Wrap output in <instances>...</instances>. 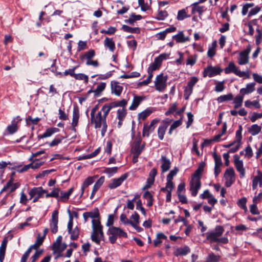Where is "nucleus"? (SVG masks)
<instances>
[{"instance_id":"nucleus-1","label":"nucleus","mask_w":262,"mask_h":262,"mask_svg":"<svg viewBox=\"0 0 262 262\" xmlns=\"http://www.w3.org/2000/svg\"><path fill=\"white\" fill-rule=\"evenodd\" d=\"M109 112L110 111L104 105L96 115L91 117V123L94 124L95 128L102 127V136H104L107 130L106 117Z\"/></svg>"},{"instance_id":"nucleus-2","label":"nucleus","mask_w":262,"mask_h":262,"mask_svg":"<svg viewBox=\"0 0 262 262\" xmlns=\"http://www.w3.org/2000/svg\"><path fill=\"white\" fill-rule=\"evenodd\" d=\"M95 56V51L91 49L80 56V59L82 61H85V64L88 66H92L94 68H97L100 66V63L97 60L93 58Z\"/></svg>"},{"instance_id":"nucleus-3","label":"nucleus","mask_w":262,"mask_h":262,"mask_svg":"<svg viewBox=\"0 0 262 262\" xmlns=\"http://www.w3.org/2000/svg\"><path fill=\"white\" fill-rule=\"evenodd\" d=\"M108 234L111 235L109 237V241L112 244H114L118 237H127V234L121 228L112 226L110 227L108 230Z\"/></svg>"},{"instance_id":"nucleus-4","label":"nucleus","mask_w":262,"mask_h":262,"mask_svg":"<svg viewBox=\"0 0 262 262\" xmlns=\"http://www.w3.org/2000/svg\"><path fill=\"white\" fill-rule=\"evenodd\" d=\"M167 76H164L163 73L158 75L154 82L156 90L159 92H163L167 86Z\"/></svg>"},{"instance_id":"nucleus-5","label":"nucleus","mask_w":262,"mask_h":262,"mask_svg":"<svg viewBox=\"0 0 262 262\" xmlns=\"http://www.w3.org/2000/svg\"><path fill=\"white\" fill-rule=\"evenodd\" d=\"M47 192V190L43 189L42 187H34L29 192V195L30 196L29 200H31L33 198V202L35 203L42 196L44 193H46Z\"/></svg>"},{"instance_id":"nucleus-6","label":"nucleus","mask_w":262,"mask_h":262,"mask_svg":"<svg viewBox=\"0 0 262 262\" xmlns=\"http://www.w3.org/2000/svg\"><path fill=\"white\" fill-rule=\"evenodd\" d=\"M251 51V47L249 45L247 48L239 53V57L237 59V63L239 65H244L249 62V54Z\"/></svg>"},{"instance_id":"nucleus-7","label":"nucleus","mask_w":262,"mask_h":262,"mask_svg":"<svg viewBox=\"0 0 262 262\" xmlns=\"http://www.w3.org/2000/svg\"><path fill=\"white\" fill-rule=\"evenodd\" d=\"M198 81V78L196 77H192L188 81L187 86L185 87L184 91V97L185 100H188L189 96L192 93L193 88L194 85Z\"/></svg>"},{"instance_id":"nucleus-8","label":"nucleus","mask_w":262,"mask_h":262,"mask_svg":"<svg viewBox=\"0 0 262 262\" xmlns=\"http://www.w3.org/2000/svg\"><path fill=\"white\" fill-rule=\"evenodd\" d=\"M235 172L233 168L227 169L225 172L224 177L226 180L225 185L227 187H230L235 182Z\"/></svg>"},{"instance_id":"nucleus-9","label":"nucleus","mask_w":262,"mask_h":262,"mask_svg":"<svg viewBox=\"0 0 262 262\" xmlns=\"http://www.w3.org/2000/svg\"><path fill=\"white\" fill-rule=\"evenodd\" d=\"M242 126L239 125L238 126V129L236 130L235 133V139L234 140V144H236V145L235 147H232L229 150L228 154L234 153L239 149L241 144V140L242 139Z\"/></svg>"},{"instance_id":"nucleus-10","label":"nucleus","mask_w":262,"mask_h":262,"mask_svg":"<svg viewBox=\"0 0 262 262\" xmlns=\"http://www.w3.org/2000/svg\"><path fill=\"white\" fill-rule=\"evenodd\" d=\"M141 138L140 137L137 138L134 142L131 152L133 154L140 155L145 148V143H144L141 145Z\"/></svg>"},{"instance_id":"nucleus-11","label":"nucleus","mask_w":262,"mask_h":262,"mask_svg":"<svg viewBox=\"0 0 262 262\" xmlns=\"http://www.w3.org/2000/svg\"><path fill=\"white\" fill-rule=\"evenodd\" d=\"M223 70L220 68L216 67L208 66L205 68L203 72V76L206 77L208 76L212 77L214 76L220 74Z\"/></svg>"},{"instance_id":"nucleus-12","label":"nucleus","mask_w":262,"mask_h":262,"mask_svg":"<svg viewBox=\"0 0 262 262\" xmlns=\"http://www.w3.org/2000/svg\"><path fill=\"white\" fill-rule=\"evenodd\" d=\"M201 180L195 178H192L190 182V191L193 196H195L198 192L199 190L201 188Z\"/></svg>"},{"instance_id":"nucleus-13","label":"nucleus","mask_w":262,"mask_h":262,"mask_svg":"<svg viewBox=\"0 0 262 262\" xmlns=\"http://www.w3.org/2000/svg\"><path fill=\"white\" fill-rule=\"evenodd\" d=\"M159 121L158 119H155L151 121L149 125H148L147 123L144 124L142 132L143 136L149 137V134L155 130V125Z\"/></svg>"},{"instance_id":"nucleus-14","label":"nucleus","mask_w":262,"mask_h":262,"mask_svg":"<svg viewBox=\"0 0 262 262\" xmlns=\"http://www.w3.org/2000/svg\"><path fill=\"white\" fill-rule=\"evenodd\" d=\"M234 163L237 171L240 174L241 178H244L245 176V169L244 168L243 161L240 160L239 156L237 155L234 156Z\"/></svg>"},{"instance_id":"nucleus-15","label":"nucleus","mask_w":262,"mask_h":262,"mask_svg":"<svg viewBox=\"0 0 262 262\" xmlns=\"http://www.w3.org/2000/svg\"><path fill=\"white\" fill-rule=\"evenodd\" d=\"M58 212L57 210H54L52 213L50 223L51 232L54 234L56 233L58 231Z\"/></svg>"},{"instance_id":"nucleus-16","label":"nucleus","mask_w":262,"mask_h":262,"mask_svg":"<svg viewBox=\"0 0 262 262\" xmlns=\"http://www.w3.org/2000/svg\"><path fill=\"white\" fill-rule=\"evenodd\" d=\"M128 176V174L125 173L118 178L113 179L112 182L108 185V188L111 189H113L120 186L127 178Z\"/></svg>"},{"instance_id":"nucleus-17","label":"nucleus","mask_w":262,"mask_h":262,"mask_svg":"<svg viewBox=\"0 0 262 262\" xmlns=\"http://www.w3.org/2000/svg\"><path fill=\"white\" fill-rule=\"evenodd\" d=\"M170 121L171 120H169L168 119H165L162 121V124L159 126L158 129V136L160 140H163L164 135Z\"/></svg>"},{"instance_id":"nucleus-18","label":"nucleus","mask_w":262,"mask_h":262,"mask_svg":"<svg viewBox=\"0 0 262 262\" xmlns=\"http://www.w3.org/2000/svg\"><path fill=\"white\" fill-rule=\"evenodd\" d=\"M224 71L226 74L233 73L236 76H240L242 74L241 70H239L238 68L237 67L232 61L229 63L228 66L224 69Z\"/></svg>"},{"instance_id":"nucleus-19","label":"nucleus","mask_w":262,"mask_h":262,"mask_svg":"<svg viewBox=\"0 0 262 262\" xmlns=\"http://www.w3.org/2000/svg\"><path fill=\"white\" fill-rule=\"evenodd\" d=\"M111 92L117 96H120L123 91L122 86L118 82L113 81L111 83Z\"/></svg>"},{"instance_id":"nucleus-20","label":"nucleus","mask_w":262,"mask_h":262,"mask_svg":"<svg viewBox=\"0 0 262 262\" xmlns=\"http://www.w3.org/2000/svg\"><path fill=\"white\" fill-rule=\"evenodd\" d=\"M127 103V101L125 99H122L120 101H117L112 102L110 103L105 104L104 106L110 112L112 108L118 106H120L122 107V108H125V106L126 105Z\"/></svg>"},{"instance_id":"nucleus-21","label":"nucleus","mask_w":262,"mask_h":262,"mask_svg":"<svg viewBox=\"0 0 262 262\" xmlns=\"http://www.w3.org/2000/svg\"><path fill=\"white\" fill-rule=\"evenodd\" d=\"M161 163V168L162 172L167 171L170 168L171 162L165 156H162L160 160Z\"/></svg>"},{"instance_id":"nucleus-22","label":"nucleus","mask_w":262,"mask_h":262,"mask_svg":"<svg viewBox=\"0 0 262 262\" xmlns=\"http://www.w3.org/2000/svg\"><path fill=\"white\" fill-rule=\"evenodd\" d=\"M20 186V184L18 183H12L11 180H9L6 185L4 186L3 188L2 189L1 193H2L4 191H6L8 190L9 191V193L12 192L14 191L17 188H18Z\"/></svg>"},{"instance_id":"nucleus-23","label":"nucleus","mask_w":262,"mask_h":262,"mask_svg":"<svg viewBox=\"0 0 262 262\" xmlns=\"http://www.w3.org/2000/svg\"><path fill=\"white\" fill-rule=\"evenodd\" d=\"M73 187L71 188L67 192H64L60 189L57 201L59 202H66L69 200L70 195L73 193Z\"/></svg>"},{"instance_id":"nucleus-24","label":"nucleus","mask_w":262,"mask_h":262,"mask_svg":"<svg viewBox=\"0 0 262 262\" xmlns=\"http://www.w3.org/2000/svg\"><path fill=\"white\" fill-rule=\"evenodd\" d=\"M83 217L84 222H86L89 218L95 219L99 217V210L97 208H95L93 211L90 212H86L83 213Z\"/></svg>"},{"instance_id":"nucleus-25","label":"nucleus","mask_w":262,"mask_h":262,"mask_svg":"<svg viewBox=\"0 0 262 262\" xmlns=\"http://www.w3.org/2000/svg\"><path fill=\"white\" fill-rule=\"evenodd\" d=\"M257 176H255L252 180V189H256L259 184V187H262V172L260 170L257 171Z\"/></svg>"},{"instance_id":"nucleus-26","label":"nucleus","mask_w":262,"mask_h":262,"mask_svg":"<svg viewBox=\"0 0 262 262\" xmlns=\"http://www.w3.org/2000/svg\"><path fill=\"white\" fill-rule=\"evenodd\" d=\"M66 247L67 245L65 244H53L52 249L53 251V253L54 254H58V256L56 258H57L61 256V253L66 249Z\"/></svg>"},{"instance_id":"nucleus-27","label":"nucleus","mask_w":262,"mask_h":262,"mask_svg":"<svg viewBox=\"0 0 262 262\" xmlns=\"http://www.w3.org/2000/svg\"><path fill=\"white\" fill-rule=\"evenodd\" d=\"M104 182V177H101L95 183L94 185L93 186V190L91 193V194L90 195V199H93L94 197V195L96 192L98 191V190L100 188V187L102 186L103 183Z\"/></svg>"},{"instance_id":"nucleus-28","label":"nucleus","mask_w":262,"mask_h":262,"mask_svg":"<svg viewBox=\"0 0 262 262\" xmlns=\"http://www.w3.org/2000/svg\"><path fill=\"white\" fill-rule=\"evenodd\" d=\"M255 83L254 82L249 83L246 84V88L240 90V93L244 96L250 94L255 91Z\"/></svg>"},{"instance_id":"nucleus-29","label":"nucleus","mask_w":262,"mask_h":262,"mask_svg":"<svg viewBox=\"0 0 262 262\" xmlns=\"http://www.w3.org/2000/svg\"><path fill=\"white\" fill-rule=\"evenodd\" d=\"M144 99L143 97L135 95L134 97L132 105L129 106V110L131 111L136 110Z\"/></svg>"},{"instance_id":"nucleus-30","label":"nucleus","mask_w":262,"mask_h":262,"mask_svg":"<svg viewBox=\"0 0 262 262\" xmlns=\"http://www.w3.org/2000/svg\"><path fill=\"white\" fill-rule=\"evenodd\" d=\"M79 119V108L76 106L74 107L73 111V118L72 122V126L75 128L77 126Z\"/></svg>"},{"instance_id":"nucleus-31","label":"nucleus","mask_w":262,"mask_h":262,"mask_svg":"<svg viewBox=\"0 0 262 262\" xmlns=\"http://www.w3.org/2000/svg\"><path fill=\"white\" fill-rule=\"evenodd\" d=\"M93 232H99L101 237L104 236L102 231V226L100 224V222L98 220H93Z\"/></svg>"},{"instance_id":"nucleus-32","label":"nucleus","mask_w":262,"mask_h":262,"mask_svg":"<svg viewBox=\"0 0 262 262\" xmlns=\"http://www.w3.org/2000/svg\"><path fill=\"white\" fill-rule=\"evenodd\" d=\"M205 166V163L204 162H200L197 169L192 175V178H195L196 179L200 180Z\"/></svg>"},{"instance_id":"nucleus-33","label":"nucleus","mask_w":262,"mask_h":262,"mask_svg":"<svg viewBox=\"0 0 262 262\" xmlns=\"http://www.w3.org/2000/svg\"><path fill=\"white\" fill-rule=\"evenodd\" d=\"M261 130V127L257 124H254L248 128V132L252 136H256L258 135Z\"/></svg>"},{"instance_id":"nucleus-34","label":"nucleus","mask_w":262,"mask_h":262,"mask_svg":"<svg viewBox=\"0 0 262 262\" xmlns=\"http://www.w3.org/2000/svg\"><path fill=\"white\" fill-rule=\"evenodd\" d=\"M78 68V66L74 67L73 68L71 69H69L68 70H66L64 73L62 74L61 72H57L56 70L54 71L53 70V71L56 73L57 75H59L60 77H62L63 76H67L70 75V76L74 77L75 75V70Z\"/></svg>"},{"instance_id":"nucleus-35","label":"nucleus","mask_w":262,"mask_h":262,"mask_svg":"<svg viewBox=\"0 0 262 262\" xmlns=\"http://www.w3.org/2000/svg\"><path fill=\"white\" fill-rule=\"evenodd\" d=\"M104 45L105 47L107 48L111 52H114L116 48L115 43L112 38L106 37L104 40Z\"/></svg>"},{"instance_id":"nucleus-36","label":"nucleus","mask_w":262,"mask_h":262,"mask_svg":"<svg viewBox=\"0 0 262 262\" xmlns=\"http://www.w3.org/2000/svg\"><path fill=\"white\" fill-rule=\"evenodd\" d=\"M191 7H192V14H195L196 12H198L200 15H201L205 11L204 6H199V4L196 3L191 4Z\"/></svg>"},{"instance_id":"nucleus-37","label":"nucleus","mask_w":262,"mask_h":262,"mask_svg":"<svg viewBox=\"0 0 262 262\" xmlns=\"http://www.w3.org/2000/svg\"><path fill=\"white\" fill-rule=\"evenodd\" d=\"M59 131V128L56 127L49 128L45 132L40 136V138H44L51 136L53 134L58 133Z\"/></svg>"},{"instance_id":"nucleus-38","label":"nucleus","mask_w":262,"mask_h":262,"mask_svg":"<svg viewBox=\"0 0 262 262\" xmlns=\"http://www.w3.org/2000/svg\"><path fill=\"white\" fill-rule=\"evenodd\" d=\"M169 54L167 53H163L160 54L159 56L155 58L154 62L155 64L158 65L159 67H161L163 60L167 59Z\"/></svg>"},{"instance_id":"nucleus-39","label":"nucleus","mask_w":262,"mask_h":262,"mask_svg":"<svg viewBox=\"0 0 262 262\" xmlns=\"http://www.w3.org/2000/svg\"><path fill=\"white\" fill-rule=\"evenodd\" d=\"M169 54L167 53H163L160 54L159 56L155 58L154 62L155 64L158 65L159 67H161L163 60L167 59Z\"/></svg>"},{"instance_id":"nucleus-40","label":"nucleus","mask_w":262,"mask_h":262,"mask_svg":"<svg viewBox=\"0 0 262 262\" xmlns=\"http://www.w3.org/2000/svg\"><path fill=\"white\" fill-rule=\"evenodd\" d=\"M167 239V236L162 232L158 233L156 235V238L154 240V245L155 247H158L162 243V239Z\"/></svg>"},{"instance_id":"nucleus-41","label":"nucleus","mask_w":262,"mask_h":262,"mask_svg":"<svg viewBox=\"0 0 262 262\" xmlns=\"http://www.w3.org/2000/svg\"><path fill=\"white\" fill-rule=\"evenodd\" d=\"M172 37L177 42H185L189 40L188 37H185L183 31H180L177 34L173 36Z\"/></svg>"},{"instance_id":"nucleus-42","label":"nucleus","mask_w":262,"mask_h":262,"mask_svg":"<svg viewBox=\"0 0 262 262\" xmlns=\"http://www.w3.org/2000/svg\"><path fill=\"white\" fill-rule=\"evenodd\" d=\"M190 251V248L188 246H185L183 247L178 248L174 253V255L176 256L185 255L189 253Z\"/></svg>"},{"instance_id":"nucleus-43","label":"nucleus","mask_w":262,"mask_h":262,"mask_svg":"<svg viewBox=\"0 0 262 262\" xmlns=\"http://www.w3.org/2000/svg\"><path fill=\"white\" fill-rule=\"evenodd\" d=\"M153 112L152 109L147 108L138 114V120H144Z\"/></svg>"},{"instance_id":"nucleus-44","label":"nucleus","mask_w":262,"mask_h":262,"mask_svg":"<svg viewBox=\"0 0 262 262\" xmlns=\"http://www.w3.org/2000/svg\"><path fill=\"white\" fill-rule=\"evenodd\" d=\"M220 236H221L218 235V234L216 233L215 232L212 231L207 233L206 239L207 240H209L210 242V243L216 242L217 241L219 240V238H220Z\"/></svg>"},{"instance_id":"nucleus-45","label":"nucleus","mask_w":262,"mask_h":262,"mask_svg":"<svg viewBox=\"0 0 262 262\" xmlns=\"http://www.w3.org/2000/svg\"><path fill=\"white\" fill-rule=\"evenodd\" d=\"M8 242L7 237H5L3 240L1 245L0 246V258H3L4 255H5L7 245Z\"/></svg>"},{"instance_id":"nucleus-46","label":"nucleus","mask_w":262,"mask_h":262,"mask_svg":"<svg viewBox=\"0 0 262 262\" xmlns=\"http://www.w3.org/2000/svg\"><path fill=\"white\" fill-rule=\"evenodd\" d=\"M44 241L43 237H41L40 234H38L35 243L31 245L29 248L31 250L37 249L40 245L42 244Z\"/></svg>"},{"instance_id":"nucleus-47","label":"nucleus","mask_w":262,"mask_h":262,"mask_svg":"<svg viewBox=\"0 0 262 262\" xmlns=\"http://www.w3.org/2000/svg\"><path fill=\"white\" fill-rule=\"evenodd\" d=\"M106 83L105 82H101L98 85L97 88L94 90V94L95 97L99 96L102 92L106 88Z\"/></svg>"},{"instance_id":"nucleus-48","label":"nucleus","mask_w":262,"mask_h":262,"mask_svg":"<svg viewBox=\"0 0 262 262\" xmlns=\"http://www.w3.org/2000/svg\"><path fill=\"white\" fill-rule=\"evenodd\" d=\"M93 182L94 178L92 177H89L85 180L81 187V193L80 196L83 194L85 188L93 184Z\"/></svg>"},{"instance_id":"nucleus-49","label":"nucleus","mask_w":262,"mask_h":262,"mask_svg":"<svg viewBox=\"0 0 262 262\" xmlns=\"http://www.w3.org/2000/svg\"><path fill=\"white\" fill-rule=\"evenodd\" d=\"M244 96L243 95H237L233 100V103L234 104V107L236 108H238L240 106H242V103L243 101Z\"/></svg>"},{"instance_id":"nucleus-50","label":"nucleus","mask_w":262,"mask_h":262,"mask_svg":"<svg viewBox=\"0 0 262 262\" xmlns=\"http://www.w3.org/2000/svg\"><path fill=\"white\" fill-rule=\"evenodd\" d=\"M182 123V117H181V118L178 120L174 121L173 123L170 125V127L168 130V134L169 135H171L172 133V131L180 126Z\"/></svg>"},{"instance_id":"nucleus-51","label":"nucleus","mask_w":262,"mask_h":262,"mask_svg":"<svg viewBox=\"0 0 262 262\" xmlns=\"http://www.w3.org/2000/svg\"><path fill=\"white\" fill-rule=\"evenodd\" d=\"M233 95L231 93H229L227 95L220 96L217 98V101L218 103H220L224 101L231 100L233 99Z\"/></svg>"},{"instance_id":"nucleus-52","label":"nucleus","mask_w":262,"mask_h":262,"mask_svg":"<svg viewBox=\"0 0 262 262\" xmlns=\"http://www.w3.org/2000/svg\"><path fill=\"white\" fill-rule=\"evenodd\" d=\"M245 105L247 107L250 108L252 106H254L256 108H259L261 107V105L258 100H254L253 101H251L250 100H246L245 102Z\"/></svg>"},{"instance_id":"nucleus-53","label":"nucleus","mask_w":262,"mask_h":262,"mask_svg":"<svg viewBox=\"0 0 262 262\" xmlns=\"http://www.w3.org/2000/svg\"><path fill=\"white\" fill-rule=\"evenodd\" d=\"M220 256L216 255L213 253H209L206 257V262H219L220 260Z\"/></svg>"},{"instance_id":"nucleus-54","label":"nucleus","mask_w":262,"mask_h":262,"mask_svg":"<svg viewBox=\"0 0 262 262\" xmlns=\"http://www.w3.org/2000/svg\"><path fill=\"white\" fill-rule=\"evenodd\" d=\"M122 29L124 31L126 32L132 33H140V29L138 27L132 28L129 26L124 25L122 26Z\"/></svg>"},{"instance_id":"nucleus-55","label":"nucleus","mask_w":262,"mask_h":262,"mask_svg":"<svg viewBox=\"0 0 262 262\" xmlns=\"http://www.w3.org/2000/svg\"><path fill=\"white\" fill-rule=\"evenodd\" d=\"M168 15V14L166 11L159 9L156 19L159 20H163Z\"/></svg>"},{"instance_id":"nucleus-56","label":"nucleus","mask_w":262,"mask_h":262,"mask_svg":"<svg viewBox=\"0 0 262 262\" xmlns=\"http://www.w3.org/2000/svg\"><path fill=\"white\" fill-rule=\"evenodd\" d=\"M127 114V111L125 108L118 110L117 112V118L119 120H124Z\"/></svg>"},{"instance_id":"nucleus-57","label":"nucleus","mask_w":262,"mask_h":262,"mask_svg":"<svg viewBox=\"0 0 262 262\" xmlns=\"http://www.w3.org/2000/svg\"><path fill=\"white\" fill-rule=\"evenodd\" d=\"M103 237H101L99 232H93L91 235L92 240L96 244H99L101 239H103Z\"/></svg>"},{"instance_id":"nucleus-58","label":"nucleus","mask_w":262,"mask_h":262,"mask_svg":"<svg viewBox=\"0 0 262 262\" xmlns=\"http://www.w3.org/2000/svg\"><path fill=\"white\" fill-rule=\"evenodd\" d=\"M75 79L78 80H84V83L87 84L89 82L88 76L83 73L75 74L74 77Z\"/></svg>"},{"instance_id":"nucleus-59","label":"nucleus","mask_w":262,"mask_h":262,"mask_svg":"<svg viewBox=\"0 0 262 262\" xmlns=\"http://www.w3.org/2000/svg\"><path fill=\"white\" fill-rule=\"evenodd\" d=\"M30 168H31L30 163L27 165L24 166L23 167L21 165H16L15 166V169L19 173H22L28 171Z\"/></svg>"},{"instance_id":"nucleus-60","label":"nucleus","mask_w":262,"mask_h":262,"mask_svg":"<svg viewBox=\"0 0 262 262\" xmlns=\"http://www.w3.org/2000/svg\"><path fill=\"white\" fill-rule=\"evenodd\" d=\"M190 17V15L187 14L185 9H182L178 11L177 18L178 20H183L185 18Z\"/></svg>"},{"instance_id":"nucleus-61","label":"nucleus","mask_w":262,"mask_h":262,"mask_svg":"<svg viewBox=\"0 0 262 262\" xmlns=\"http://www.w3.org/2000/svg\"><path fill=\"white\" fill-rule=\"evenodd\" d=\"M69 233L71 234V239L72 240H76L79 237V229L78 227H76L73 230L72 229Z\"/></svg>"},{"instance_id":"nucleus-62","label":"nucleus","mask_w":262,"mask_h":262,"mask_svg":"<svg viewBox=\"0 0 262 262\" xmlns=\"http://www.w3.org/2000/svg\"><path fill=\"white\" fill-rule=\"evenodd\" d=\"M254 6V4L251 3H246L242 7V14L243 16L246 15L248 11L249 8L253 7Z\"/></svg>"},{"instance_id":"nucleus-63","label":"nucleus","mask_w":262,"mask_h":262,"mask_svg":"<svg viewBox=\"0 0 262 262\" xmlns=\"http://www.w3.org/2000/svg\"><path fill=\"white\" fill-rule=\"evenodd\" d=\"M246 203H247V199L245 197H243L237 201L238 206L241 207L242 209H244L245 211H247V208L246 207Z\"/></svg>"},{"instance_id":"nucleus-64","label":"nucleus","mask_w":262,"mask_h":262,"mask_svg":"<svg viewBox=\"0 0 262 262\" xmlns=\"http://www.w3.org/2000/svg\"><path fill=\"white\" fill-rule=\"evenodd\" d=\"M261 118L262 112L260 113L254 112L250 116H249V119L252 122H255L257 119Z\"/></svg>"}]
</instances>
